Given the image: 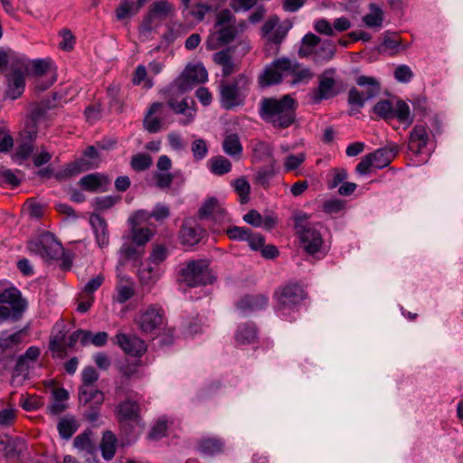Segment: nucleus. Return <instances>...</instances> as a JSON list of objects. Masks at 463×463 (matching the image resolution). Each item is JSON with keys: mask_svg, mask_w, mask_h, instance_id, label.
<instances>
[{"mask_svg": "<svg viewBox=\"0 0 463 463\" xmlns=\"http://www.w3.org/2000/svg\"><path fill=\"white\" fill-rule=\"evenodd\" d=\"M168 255L167 249L163 245H156L148 258V263L158 266Z\"/></svg>", "mask_w": 463, "mask_h": 463, "instance_id": "54", "label": "nucleus"}, {"mask_svg": "<svg viewBox=\"0 0 463 463\" xmlns=\"http://www.w3.org/2000/svg\"><path fill=\"white\" fill-rule=\"evenodd\" d=\"M268 305V298L265 295H248L242 298L237 307L241 311H257L263 309Z\"/></svg>", "mask_w": 463, "mask_h": 463, "instance_id": "34", "label": "nucleus"}, {"mask_svg": "<svg viewBox=\"0 0 463 463\" xmlns=\"http://www.w3.org/2000/svg\"><path fill=\"white\" fill-rule=\"evenodd\" d=\"M235 342L239 345L253 344L257 338V329L253 324L240 325L236 330Z\"/></svg>", "mask_w": 463, "mask_h": 463, "instance_id": "37", "label": "nucleus"}, {"mask_svg": "<svg viewBox=\"0 0 463 463\" xmlns=\"http://www.w3.org/2000/svg\"><path fill=\"white\" fill-rule=\"evenodd\" d=\"M305 160L306 155L304 153L288 156L284 162L285 171L290 172L297 169Z\"/></svg>", "mask_w": 463, "mask_h": 463, "instance_id": "55", "label": "nucleus"}, {"mask_svg": "<svg viewBox=\"0 0 463 463\" xmlns=\"http://www.w3.org/2000/svg\"><path fill=\"white\" fill-rule=\"evenodd\" d=\"M233 186L236 193L241 197V202L242 203L248 202L250 191V185L249 182L244 177H241L235 180Z\"/></svg>", "mask_w": 463, "mask_h": 463, "instance_id": "51", "label": "nucleus"}, {"mask_svg": "<svg viewBox=\"0 0 463 463\" xmlns=\"http://www.w3.org/2000/svg\"><path fill=\"white\" fill-rule=\"evenodd\" d=\"M275 165H276V160L272 159L268 165L261 167L257 172L256 182L260 185H261L265 188L269 185L271 179L276 175Z\"/></svg>", "mask_w": 463, "mask_h": 463, "instance_id": "45", "label": "nucleus"}, {"mask_svg": "<svg viewBox=\"0 0 463 463\" xmlns=\"http://www.w3.org/2000/svg\"><path fill=\"white\" fill-rule=\"evenodd\" d=\"M36 248L37 252L45 260H58L64 252L61 243L51 232L42 235Z\"/></svg>", "mask_w": 463, "mask_h": 463, "instance_id": "19", "label": "nucleus"}, {"mask_svg": "<svg viewBox=\"0 0 463 463\" xmlns=\"http://www.w3.org/2000/svg\"><path fill=\"white\" fill-rule=\"evenodd\" d=\"M430 134L427 127L423 125H415L410 133L408 148L413 154L420 155L427 146Z\"/></svg>", "mask_w": 463, "mask_h": 463, "instance_id": "24", "label": "nucleus"}, {"mask_svg": "<svg viewBox=\"0 0 463 463\" xmlns=\"http://www.w3.org/2000/svg\"><path fill=\"white\" fill-rule=\"evenodd\" d=\"M208 163L211 172L217 175H222L232 170L231 161L223 156H213Z\"/></svg>", "mask_w": 463, "mask_h": 463, "instance_id": "43", "label": "nucleus"}, {"mask_svg": "<svg viewBox=\"0 0 463 463\" xmlns=\"http://www.w3.org/2000/svg\"><path fill=\"white\" fill-rule=\"evenodd\" d=\"M58 326L61 328L56 334H52L49 340V350L52 352V358L62 359L67 356V345L65 344L66 334L63 330V324H56L54 329Z\"/></svg>", "mask_w": 463, "mask_h": 463, "instance_id": "28", "label": "nucleus"}, {"mask_svg": "<svg viewBox=\"0 0 463 463\" xmlns=\"http://www.w3.org/2000/svg\"><path fill=\"white\" fill-rule=\"evenodd\" d=\"M292 23L285 20L280 23L277 15L270 16L260 28V34L265 40V52L267 57L278 56L280 44L286 39Z\"/></svg>", "mask_w": 463, "mask_h": 463, "instance_id": "5", "label": "nucleus"}, {"mask_svg": "<svg viewBox=\"0 0 463 463\" xmlns=\"http://www.w3.org/2000/svg\"><path fill=\"white\" fill-rule=\"evenodd\" d=\"M213 276L211 274L205 260H197L189 261L185 267L179 270L178 281L188 287H198L213 283Z\"/></svg>", "mask_w": 463, "mask_h": 463, "instance_id": "8", "label": "nucleus"}, {"mask_svg": "<svg viewBox=\"0 0 463 463\" xmlns=\"http://www.w3.org/2000/svg\"><path fill=\"white\" fill-rule=\"evenodd\" d=\"M249 85V78L244 74L238 76L234 81H222L220 85V102L225 109H232L243 103V90Z\"/></svg>", "mask_w": 463, "mask_h": 463, "instance_id": "10", "label": "nucleus"}, {"mask_svg": "<svg viewBox=\"0 0 463 463\" xmlns=\"http://www.w3.org/2000/svg\"><path fill=\"white\" fill-rule=\"evenodd\" d=\"M275 298L279 311H291L307 298V292L300 284L288 283L275 292Z\"/></svg>", "mask_w": 463, "mask_h": 463, "instance_id": "14", "label": "nucleus"}, {"mask_svg": "<svg viewBox=\"0 0 463 463\" xmlns=\"http://www.w3.org/2000/svg\"><path fill=\"white\" fill-rule=\"evenodd\" d=\"M151 219L150 212L145 211V210H139L137 211L135 213H133L129 219L128 222L131 227H138L140 224H142L145 222H147Z\"/></svg>", "mask_w": 463, "mask_h": 463, "instance_id": "61", "label": "nucleus"}, {"mask_svg": "<svg viewBox=\"0 0 463 463\" xmlns=\"http://www.w3.org/2000/svg\"><path fill=\"white\" fill-rule=\"evenodd\" d=\"M94 167L92 162L80 158L73 163L67 165L63 169L58 171L54 176L58 181H63L77 175L81 172L88 171Z\"/></svg>", "mask_w": 463, "mask_h": 463, "instance_id": "30", "label": "nucleus"}, {"mask_svg": "<svg viewBox=\"0 0 463 463\" xmlns=\"http://www.w3.org/2000/svg\"><path fill=\"white\" fill-rule=\"evenodd\" d=\"M335 48V44L330 40H322L317 35L308 33L300 42L298 54L301 57L313 55L315 58H332Z\"/></svg>", "mask_w": 463, "mask_h": 463, "instance_id": "11", "label": "nucleus"}, {"mask_svg": "<svg viewBox=\"0 0 463 463\" xmlns=\"http://www.w3.org/2000/svg\"><path fill=\"white\" fill-rule=\"evenodd\" d=\"M24 333L25 328L11 335H8L6 332H2L0 334V354L3 356H14L18 350L19 345L23 341Z\"/></svg>", "mask_w": 463, "mask_h": 463, "instance_id": "25", "label": "nucleus"}, {"mask_svg": "<svg viewBox=\"0 0 463 463\" xmlns=\"http://www.w3.org/2000/svg\"><path fill=\"white\" fill-rule=\"evenodd\" d=\"M161 274L160 268L158 266H152L150 263L143 265L138 269L139 281L143 286H153L159 279Z\"/></svg>", "mask_w": 463, "mask_h": 463, "instance_id": "38", "label": "nucleus"}, {"mask_svg": "<svg viewBox=\"0 0 463 463\" xmlns=\"http://www.w3.org/2000/svg\"><path fill=\"white\" fill-rule=\"evenodd\" d=\"M99 379V373L92 366H87L81 373L82 384L80 387L93 386V383Z\"/></svg>", "mask_w": 463, "mask_h": 463, "instance_id": "56", "label": "nucleus"}, {"mask_svg": "<svg viewBox=\"0 0 463 463\" xmlns=\"http://www.w3.org/2000/svg\"><path fill=\"white\" fill-rule=\"evenodd\" d=\"M250 229L240 226H230L226 231L227 236L233 241H246L250 235Z\"/></svg>", "mask_w": 463, "mask_h": 463, "instance_id": "52", "label": "nucleus"}, {"mask_svg": "<svg viewBox=\"0 0 463 463\" xmlns=\"http://www.w3.org/2000/svg\"><path fill=\"white\" fill-rule=\"evenodd\" d=\"M130 167L136 172H145L153 165V158L147 153H137L130 159Z\"/></svg>", "mask_w": 463, "mask_h": 463, "instance_id": "44", "label": "nucleus"}, {"mask_svg": "<svg viewBox=\"0 0 463 463\" xmlns=\"http://www.w3.org/2000/svg\"><path fill=\"white\" fill-rule=\"evenodd\" d=\"M147 2V0H121L116 9L118 20H124L136 14Z\"/></svg>", "mask_w": 463, "mask_h": 463, "instance_id": "36", "label": "nucleus"}, {"mask_svg": "<svg viewBox=\"0 0 463 463\" xmlns=\"http://www.w3.org/2000/svg\"><path fill=\"white\" fill-rule=\"evenodd\" d=\"M26 74L37 81L36 88L45 90L57 80L56 67L49 60H33L25 68Z\"/></svg>", "mask_w": 463, "mask_h": 463, "instance_id": "13", "label": "nucleus"}, {"mask_svg": "<svg viewBox=\"0 0 463 463\" xmlns=\"http://www.w3.org/2000/svg\"><path fill=\"white\" fill-rule=\"evenodd\" d=\"M398 152V149L396 146L392 147H382L377 150H375L373 153H369L374 168L376 169H382L392 161V159L395 157L396 154Z\"/></svg>", "mask_w": 463, "mask_h": 463, "instance_id": "35", "label": "nucleus"}, {"mask_svg": "<svg viewBox=\"0 0 463 463\" xmlns=\"http://www.w3.org/2000/svg\"><path fill=\"white\" fill-rule=\"evenodd\" d=\"M204 231L197 224L184 222L180 230V238L183 244L194 245L198 243L203 236Z\"/></svg>", "mask_w": 463, "mask_h": 463, "instance_id": "32", "label": "nucleus"}, {"mask_svg": "<svg viewBox=\"0 0 463 463\" xmlns=\"http://www.w3.org/2000/svg\"><path fill=\"white\" fill-rule=\"evenodd\" d=\"M278 60H274L272 63L268 66L259 77V83L261 87H267L277 84L287 78L284 71L280 68Z\"/></svg>", "mask_w": 463, "mask_h": 463, "instance_id": "29", "label": "nucleus"}, {"mask_svg": "<svg viewBox=\"0 0 463 463\" xmlns=\"http://www.w3.org/2000/svg\"><path fill=\"white\" fill-rule=\"evenodd\" d=\"M191 151L195 161H201L208 155L209 147L203 138H196L191 144Z\"/></svg>", "mask_w": 463, "mask_h": 463, "instance_id": "48", "label": "nucleus"}, {"mask_svg": "<svg viewBox=\"0 0 463 463\" xmlns=\"http://www.w3.org/2000/svg\"><path fill=\"white\" fill-rule=\"evenodd\" d=\"M91 431L86 430L81 434L75 437L73 440L74 447L81 451H86L89 454L94 453L96 448L90 439Z\"/></svg>", "mask_w": 463, "mask_h": 463, "instance_id": "47", "label": "nucleus"}, {"mask_svg": "<svg viewBox=\"0 0 463 463\" xmlns=\"http://www.w3.org/2000/svg\"><path fill=\"white\" fill-rule=\"evenodd\" d=\"M132 241L137 246L145 245L153 236V232L148 228L131 227Z\"/></svg>", "mask_w": 463, "mask_h": 463, "instance_id": "49", "label": "nucleus"}, {"mask_svg": "<svg viewBox=\"0 0 463 463\" xmlns=\"http://www.w3.org/2000/svg\"><path fill=\"white\" fill-rule=\"evenodd\" d=\"M413 77V72L407 65H400L394 71V78L400 82H409Z\"/></svg>", "mask_w": 463, "mask_h": 463, "instance_id": "62", "label": "nucleus"}, {"mask_svg": "<svg viewBox=\"0 0 463 463\" xmlns=\"http://www.w3.org/2000/svg\"><path fill=\"white\" fill-rule=\"evenodd\" d=\"M278 61L280 64V68L284 71V74L287 77H292V80H288L290 84L307 82L314 76L309 68L298 63L296 60H278Z\"/></svg>", "mask_w": 463, "mask_h": 463, "instance_id": "17", "label": "nucleus"}, {"mask_svg": "<svg viewBox=\"0 0 463 463\" xmlns=\"http://www.w3.org/2000/svg\"><path fill=\"white\" fill-rule=\"evenodd\" d=\"M35 133H29L30 142H25L20 145L16 150L15 156L19 159H27L33 151L32 141L35 138Z\"/></svg>", "mask_w": 463, "mask_h": 463, "instance_id": "57", "label": "nucleus"}, {"mask_svg": "<svg viewBox=\"0 0 463 463\" xmlns=\"http://www.w3.org/2000/svg\"><path fill=\"white\" fill-rule=\"evenodd\" d=\"M117 445L118 439L116 435L110 430L104 431L99 448L101 455L105 460H110L115 456Z\"/></svg>", "mask_w": 463, "mask_h": 463, "instance_id": "39", "label": "nucleus"}, {"mask_svg": "<svg viewBox=\"0 0 463 463\" xmlns=\"http://www.w3.org/2000/svg\"><path fill=\"white\" fill-rule=\"evenodd\" d=\"M368 8L369 13L362 18L364 24L369 28L380 29L384 19V13L383 9L373 3H371Z\"/></svg>", "mask_w": 463, "mask_h": 463, "instance_id": "40", "label": "nucleus"}, {"mask_svg": "<svg viewBox=\"0 0 463 463\" xmlns=\"http://www.w3.org/2000/svg\"><path fill=\"white\" fill-rule=\"evenodd\" d=\"M116 343L128 354L141 356L146 351L145 342L136 335L118 333L115 335Z\"/></svg>", "mask_w": 463, "mask_h": 463, "instance_id": "21", "label": "nucleus"}, {"mask_svg": "<svg viewBox=\"0 0 463 463\" xmlns=\"http://www.w3.org/2000/svg\"><path fill=\"white\" fill-rule=\"evenodd\" d=\"M331 71H326L319 78L318 87L314 90L312 99L315 103L320 102L322 99H328L336 95L335 89V81Z\"/></svg>", "mask_w": 463, "mask_h": 463, "instance_id": "23", "label": "nucleus"}, {"mask_svg": "<svg viewBox=\"0 0 463 463\" xmlns=\"http://www.w3.org/2000/svg\"><path fill=\"white\" fill-rule=\"evenodd\" d=\"M27 307V300L18 288L5 280L0 281V322L19 321Z\"/></svg>", "mask_w": 463, "mask_h": 463, "instance_id": "4", "label": "nucleus"}, {"mask_svg": "<svg viewBox=\"0 0 463 463\" xmlns=\"http://www.w3.org/2000/svg\"><path fill=\"white\" fill-rule=\"evenodd\" d=\"M348 177L347 171L345 168H335L332 170L331 178L327 181L328 189H335Z\"/></svg>", "mask_w": 463, "mask_h": 463, "instance_id": "50", "label": "nucleus"}, {"mask_svg": "<svg viewBox=\"0 0 463 463\" xmlns=\"http://www.w3.org/2000/svg\"><path fill=\"white\" fill-rule=\"evenodd\" d=\"M199 216L201 219L212 218L215 222H222L226 216V211L216 198L211 197L203 203Z\"/></svg>", "mask_w": 463, "mask_h": 463, "instance_id": "26", "label": "nucleus"}, {"mask_svg": "<svg viewBox=\"0 0 463 463\" xmlns=\"http://www.w3.org/2000/svg\"><path fill=\"white\" fill-rule=\"evenodd\" d=\"M12 61L13 62L9 64V60H0V71L5 72L7 78L8 88L6 95L10 99H15L24 91V74L26 71L20 62V60H12Z\"/></svg>", "mask_w": 463, "mask_h": 463, "instance_id": "7", "label": "nucleus"}, {"mask_svg": "<svg viewBox=\"0 0 463 463\" xmlns=\"http://www.w3.org/2000/svg\"><path fill=\"white\" fill-rule=\"evenodd\" d=\"M167 430L166 420L159 419L153 426L151 431L148 434V439L156 440L165 436Z\"/></svg>", "mask_w": 463, "mask_h": 463, "instance_id": "58", "label": "nucleus"}, {"mask_svg": "<svg viewBox=\"0 0 463 463\" xmlns=\"http://www.w3.org/2000/svg\"><path fill=\"white\" fill-rule=\"evenodd\" d=\"M174 14L175 7L168 0L153 2L138 27L140 38L147 39L154 31L163 24L166 18L173 16Z\"/></svg>", "mask_w": 463, "mask_h": 463, "instance_id": "6", "label": "nucleus"}, {"mask_svg": "<svg viewBox=\"0 0 463 463\" xmlns=\"http://www.w3.org/2000/svg\"><path fill=\"white\" fill-rule=\"evenodd\" d=\"M90 223L99 247H107L109 241V234L106 220L99 214L93 213L90 217Z\"/></svg>", "mask_w": 463, "mask_h": 463, "instance_id": "27", "label": "nucleus"}, {"mask_svg": "<svg viewBox=\"0 0 463 463\" xmlns=\"http://www.w3.org/2000/svg\"><path fill=\"white\" fill-rule=\"evenodd\" d=\"M373 112L385 120L396 118L401 123L405 124L406 128L413 122L409 105L402 99L396 102L395 107L389 100H380L374 105Z\"/></svg>", "mask_w": 463, "mask_h": 463, "instance_id": "12", "label": "nucleus"}, {"mask_svg": "<svg viewBox=\"0 0 463 463\" xmlns=\"http://www.w3.org/2000/svg\"><path fill=\"white\" fill-rule=\"evenodd\" d=\"M298 102L289 94L280 99L264 98L260 102V117L275 128H287L296 120Z\"/></svg>", "mask_w": 463, "mask_h": 463, "instance_id": "2", "label": "nucleus"}, {"mask_svg": "<svg viewBox=\"0 0 463 463\" xmlns=\"http://www.w3.org/2000/svg\"><path fill=\"white\" fill-rule=\"evenodd\" d=\"M164 311L157 306H150L147 309L141 312L137 324L139 328L144 333H154L163 324Z\"/></svg>", "mask_w": 463, "mask_h": 463, "instance_id": "18", "label": "nucleus"}, {"mask_svg": "<svg viewBox=\"0 0 463 463\" xmlns=\"http://www.w3.org/2000/svg\"><path fill=\"white\" fill-rule=\"evenodd\" d=\"M140 406L137 402L127 399L118 403L116 415L120 427L126 431H131L141 421Z\"/></svg>", "mask_w": 463, "mask_h": 463, "instance_id": "16", "label": "nucleus"}, {"mask_svg": "<svg viewBox=\"0 0 463 463\" xmlns=\"http://www.w3.org/2000/svg\"><path fill=\"white\" fill-rule=\"evenodd\" d=\"M252 157L255 161H264L274 159L272 157V148L269 144L263 141H256L252 145Z\"/></svg>", "mask_w": 463, "mask_h": 463, "instance_id": "46", "label": "nucleus"}, {"mask_svg": "<svg viewBox=\"0 0 463 463\" xmlns=\"http://www.w3.org/2000/svg\"><path fill=\"white\" fill-rule=\"evenodd\" d=\"M207 77V71L201 63L188 64L182 74L168 87L167 105L175 113L184 116L179 120L181 125L186 126L192 123L196 109L193 99L183 98L179 101V97L191 90L196 84L206 81Z\"/></svg>", "mask_w": 463, "mask_h": 463, "instance_id": "1", "label": "nucleus"}, {"mask_svg": "<svg viewBox=\"0 0 463 463\" xmlns=\"http://www.w3.org/2000/svg\"><path fill=\"white\" fill-rule=\"evenodd\" d=\"M307 221V214L295 216V229L298 234L303 249L309 254H315L320 250L323 240L320 232Z\"/></svg>", "mask_w": 463, "mask_h": 463, "instance_id": "9", "label": "nucleus"}, {"mask_svg": "<svg viewBox=\"0 0 463 463\" xmlns=\"http://www.w3.org/2000/svg\"><path fill=\"white\" fill-rule=\"evenodd\" d=\"M224 442L215 437L202 438L198 441L197 450L203 456H214L223 452Z\"/></svg>", "mask_w": 463, "mask_h": 463, "instance_id": "33", "label": "nucleus"}, {"mask_svg": "<svg viewBox=\"0 0 463 463\" xmlns=\"http://www.w3.org/2000/svg\"><path fill=\"white\" fill-rule=\"evenodd\" d=\"M400 46L401 43L398 36L385 37L383 43V48L384 50H388V54L391 56L402 55V53L399 52Z\"/></svg>", "mask_w": 463, "mask_h": 463, "instance_id": "59", "label": "nucleus"}, {"mask_svg": "<svg viewBox=\"0 0 463 463\" xmlns=\"http://www.w3.org/2000/svg\"><path fill=\"white\" fill-rule=\"evenodd\" d=\"M58 431L62 439H70L76 431L77 428L73 420L63 419L58 423Z\"/></svg>", "mask_w": 463, "mask_h": 463, "instance_id": "53", "label": "nucleus"}, {"mask_svg": "<svg viewBox=\"0 0 463 463\" xmlns=\"http://www.w3.org/2000/svg\"><path fill=\"white\" fill-rule=\"evenodd\" d=\"M172 161L166 155H162L156 162V170L153 175L156 185L159 189L169 188L175 179V175L170 173Z\"/></svg>", "mask_w": 463, "mask_h": 463, "instance_id": "20", "label": "nucleus"}, {"mask_svg": "<svg viewBox=\"0 0 463 463\" xmlns=\"http://www.w3.org/2000/svg\"><path fill=\"white\" fill-rule=\"evenodd\" d=\"M110 179L101 173L89 174L81 177L79 185L85 191L91 193H104L108 191Z\"/></svg>", "mask_w": 463, "mask_h": 463, "instance_id": "22", "label": "nucleus"}, {"mask_svg": "<svg viewBox=\"0 0 463 463\" xmlns=\"http://www.w3.org/2000/svg\"><path fill=\"white\" fill-rule=\"evenodd\" d=\"M211 10V6L203 4H197L191 10L188 14L192 15L197 23L204 19L205 14Z\"/></svg>", "mask_w": 463, "mask_h": 463, "instance_id": "64", "label": "nucleus"}, {"mask_svg": "<svg viewBox=\"0 0 463 463\" xmlns=\"http://www.w3.org/2000/svg\"><path fill=\"white\" fill-rule=\"evenodd\" d=\"M163 107L164 104L161 102H154L149 107L144 118V128L149 133H157L162 129L163 119L154 115L159 113Z\"/></svg>", "mask_w": 463, "mask_h": 463, "instance_id": "31", "label": "nucleus"}, {"mask_svg": "<svg viewBox=\"0 0 463 463\" xmlns=\"http://www.w3.org/2000/svg\"><path fill=\"white\" fill-rule=\"evenodd\" d=\"M345 208V203L340 199H330L323 203V211L326 213H338Z\"/></svg>", "mask_w": 463, "mask_h": 463, "instance_id": "60", "label": "nucleus"}, {"mask_svg": "<svg viewBox=\"0 0 463 463\" xmlns=\"http://www.w3.org/2000/svg\"><path fill=\"white\" fill-rule=\"evenodd\" d=\"M245 27V23H237L236 17L230 9H222L215 15L213 32L210 33L206 41L209 50H217L222 46L232 43L240 31Z\"/></svg>", "mask_w": 463, "mask_h": 463, "instance_id": "3", "label": "nucleus"}, {"mask_svg": "<svg viewBox=\"0 0 463 463\" xmlns=\"http://www.w3.org/2000/svg\"><path fill=\"white\" fill-rule=\"evenodd\" d=\"M222 149L225 154L233 157H241L242 146L237 134L226 136L222 142Z\"/></svg>", "mask_w": 463, "mask_h": 463, "instance_id": "42", "label": "nucleus"}, {"mask_svg": "<svg viewBox=\"0 0 463 463\" xmlns=\"http://www.w3.org/2000/svg\"><path fill=\"white\" fill-rule=\"evenodd\" d=\"M356 83L363 88V90L360 91L355 88L349 90L348 101L352 105L362 108L366 100L376 97L380 92V83L373 77L360 76Z\"/></svg>", "mask_w": 463, "mask_h": 463, "instance_id": "15", "label": "nucleus"}, {"mask_svg": "<svg viewBox=\"0 0 463 463\" xmlns=\"http://www.w3.org/2000/svg\"><path fill=\"white\" fill-rule=\"evenodd\" d=\"M61 40L59 43V47L64 51H71L73 49L75 44V38L71 32L67 29H63L61 33Z\"/></svg>", "mask_w": 463, "mask_h": 463, "instance_id": "63", "label": "nucleus"}, {"mask_svg": "<svg viewBox=\"0 0 463 463\" xmlns=\"http://www.w3.org/2000/svg\"><path fill=\"white\" fill-rule=\"evenodd\" d=\"M79 399L84 404L93 402L95 405L99 406L104 402V394L101 391L95 389L93 386L80 387Z\"/></svg>", "mask_w": 463, "mask_h": 463, "instance_id": "41", "label": "nucleus"}]
</instances>
